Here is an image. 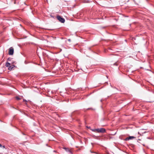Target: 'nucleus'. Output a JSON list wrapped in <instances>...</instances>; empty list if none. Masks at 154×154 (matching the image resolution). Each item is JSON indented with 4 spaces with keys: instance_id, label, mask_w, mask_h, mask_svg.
I'll list each match as a JSON object with an SVG mask.
<instances>
[{
    "instance_id": "f257e3e1",
    "label": "nucleus",
    "mask_w": 154,
    "mask_h": 154,
    "mask_svg": "<svg viewBox=\"0 0 154 154\" xmlns=\"http://www.w3.org/2000/svg\"><path fill=\"white\" fill-rule=\"evenodd\" d=\"M57 18L58 20L62 23H64L65 22V20L64 18L61 17L59 16H57Z\"/></svg>"
},
{
    "instance_id": "f03ea898",
    "label": "nucleus",
    "mask_w": 154,
    "mask_h": 154,
    "mask_svg": "<svg viewBox=\"0 0 154 154\" xmlns=\"http://www.w3.org/2000/svg\"><path fill=\"white\" fill-rule=\"evenodd\" d=\"M14 50L12 47H11L9 49V54L10 55H12L14 54Z\"/></svg>"
},
{
    "instance_id": "7ed1b4c3",
    "label": "nucleus",
    "mask_w": 154,
    "mask_h": 154,
    "mask_svg": "<svg viewBox=\"0 0 154 154\" xmlns=\"http://www.w3.org/2000/svg\"><path fill=\"white\" fill-rule=\"evenodd\" d=\"M143 131V129L140 130V131L138 132V134H140V136L142 135L144 133H146V132Z\"/></svg>"
},
{
    "instance_id": "20e7f679",
    "label": "nucleus",
    "mask_w": 154,
    "mask_h": 154,
    "mask_svg": "<svg viewBox=\"0 0 154 154\" xmlns=\"http://www.w3.org/2000/svg\"><path fill=\"white\" fill-rule=\"evenodd\" d=\"M136 137L134 136H129L128 137H127L125 139V140H129L132 139H133L135 138Z\"/></svg>"
},
{
    "instance_id": "39448f33",
    "label": "nucleus",
    "mask_w": 154,
    "mask_h": 154,
    "mask_svg": "<svg viewBox=\"0 0 154 154\" xmlns=\"http://www.w3.org/2000/svg\"><path fill=\"white\" fill-rule=\"evenodd\" d=\"M105 131V129L103 128H99L98 133H103Z\"/></svg>"
},
{
    "instance_id": "423d86ee",
    "label": "nucleus",
    "mask_w": 154,
    "mask_h": 154,
    "mask_svg": "<svg viewBox=\"0 0 154 154\" xmlns=\"http://www.w3.org/2000/svg\"><path fill=\"white\" fill-rule=\"evenodd\" d=\"M14 67H15V66L14 65H12V66H10L8 68V69L9 70H11Z\"/></svg>"
},
{
    "instance_id": "0eeeda50",
    "label": "nucleus",
    "mask_w": 154,
    "mask_h": 154,
    "mask_svg": "<svg viewBox=\"0 0 154 154\" xmlns=\"http://www.w3.org/2000/svg\"><path fill=\"white\" fill-rule=\"evenodd\" d=\"M91 130L95 132H97L98 133L99 128L96 129H91Z\"/></svg>"
},
{
    "instance_id": "6e6552de",
    "label": "nucleus",
    "mask_w": 154,
    "mask_h": 154,
    "mask_svg": "<svg viewBox=\"0 0 154 154\" xmlns=\"http://www.w3.org/2000/svg\"><path fill=\"white\" fill-rule=\"evenodd\" d=\"M10 65H11V64L8 63V62H7L6 63V64H5V66H6L7 67H9V66H10Z\"/></svg>"
},
{
    "instance_id": "1a4fd4ad",
    "label": "nucleus",
    "mask_w": 154,
    "mask_h": 154,
    "mask_svg": "<svg viewBox=\"0 0 154 154\" xmlns=\"http://www.w3.org/2000/svg\"><path fill=\"white\" fill-rule=\"evenodd\" d=\"M16 99H17V100H19L20 99V97H16Z\"/></svg>"
},
{
    "instance_id": "9d476101",
    "label": "nucleus",
    "mask_w": 154,
    "mask_h": 154,
    "mask_svg": "<svg viewBox=\"0 0 154 154\" xmlns=\"http://www.w3.org/2000/svg\"><path fill=\"white\" fill-rule=\"evenodd\" d=\"M11 60V58H8V61H10V60Z\"/></svg>"
},
{
    "instance_id": "9b49d317",
    "label": "nucleus",
    "mask_w": 154,
    "mask_h": 154,
    "mask_svg": "<svg viewBox=\"0 0 154 154\" xmlns=\"http://www.w3.org/2000/svg\"><path fill=\"white\" fill-rule=\"evenodd\" d=\"M2 145L1 144H0V146H1Z\"/></svg>"
},
{
    "instance_id": "f8f14e48",
    "label": "nucleus",
    "mask_w": 154,
    "mask_h": 154,
    "mask_svg": "<svg viewBox=\"0 0 154 154\" xmlns=\"http://www.w3.org/2000/svg\"><path fill=\"white\" fill-rule=\"evenodd\" d=\"M69 41H70V39H69Z\"/></svg>"
}]
</instances>
